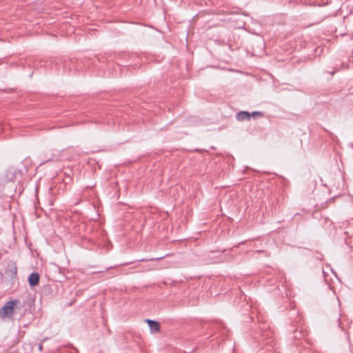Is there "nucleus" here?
<instances>
[{"label":"nucleus","instance_id":"obj_1","mask_svg":"<svg viewBox=\"0 0 353 353\" xmlns=\"http://www.w3.org/2000/svg\"><path fill=\"white\" fill-rule=\"evenodd\" d=\"M17 302V300H11L6 302L0 310L1 317L4 318L12 316L14 313V307Z\"/></svg>","mask_w":353,"mask_h":353},{"label":"nucleus","instance_id":"obj_4","mask_svg":"<svg viewBox=\"0 0 353 353\" xmlns=\"http://www.w3.org/2000/svg\"><path fill=\"white\" fill-rule=\"evenodd\" d=\"M145 322H146L150 327L151 332H157L160 331V323L154 320L145 319Z\"/></svg>","mask_w":353,"mask_h":353},{"label":"nucleus","instance_id":"obj_10","mask_svg":"<svg viewBox=\"0 0 353 353\" xmlns=\"http://www.w3.org/2000/svg\"><path fill=\"white\" fill-rule=\"evenodd\" d=\"M70 347L72 349L75 350L76 351H77V348H75V347H74V345H73L70 344Z\"/></svg>","mask_w":353,"mask_h":353},{"label":"nucleus","instance_id":"obj_8","mask_svg":"<svg viewBox=\"0 0 353 353\" xmlns=\"http://www.w3.org/2000/svg\"><path fill=\"white\" fill-rule=\"evenodd\" d=\"M163 258V256L157 257V258H150V259H142L138 260V261L139 262H142V261H159V260H161Z\"/></svg>","mask_w":353,"mask_h":353},{"label":"nucleus","instance_id":"obj_9","mask_svg":"<svg viewBox=\"0 0 353 353\" xmlns=\"http://www.w3.org/2000/svg\"><path fill=\"white\" fill-rule=\"evenodd\" d=\"M251 117H253L254 118H256L257 117H262L263 116V113L261 112H259V111H254L252 112L251 114Z\"/></svg>","mask_w":353,"mask_h":353},{"label":"nucleus","instance_id":"obj_6","mask_svg":"<svg viewBox=\"0 0 353 353\" xmlns=\"http://www.w3.org/2000/svg\"><path fill=\"white\" fill-rule=\"evenodd\" d=\"M8 272L10 273L11 277H14L17 274V268L13 264L8 266Z\"/></svg>","mask_w":353,"mask_h":353},{"label":"nucleus","instance_id":"obj_12","mask_svg":"<svg viewBox=\"0 0 353 353\" xmlns=\"http://www.w3.org/2000/svg\"><path fill=\"white\" fill-rule=\"evenodd\" d=\"M111 268H112V267H109L106 270H109V269H111Z\"/></svg>","mask_w":353,"mask_h":353},{"label":"nucleus","instance_id":"obj_11","mask_svg":"<svg viewBox=\"0 0 353 353\" xmlns=\"http://www.w3.org/2000/svg\"><path fill=\"white\" fill-rule=\"evenodd\" d=\"M130 263H131V262H128V263H123V264H122V265H129V264H130Z\"/></svg>","mask_w":353,"mask_h":353},{"label":"nucleus","instance_id":"obj_7","mask_svg":"<svg viewBox=\"0 0 353 353\" xmlns=\"http://www.w3.org/2000/svg\"><path fill=\"white\" fill-rule=\"evenodd\" d=\"M18 172L16 169H10L7 174V179L8 181H12L13 179V176Z\"/></svg>","mask_w":353,"mask_h":353},{"label":"nucleus","instance_id":"obj_5","mask_svg":"<svg viewBox=\"0 0 353 353\" xmlns=\"http://www.w3.org/2000/svg\"><path fill=\"white\" fill-rule=\"evenodd\" d=\"M235 117L238 121H243L245 120H250L251 114L248 111H240L236 113Z\"/></svg>","mask_w":353,"mask_h":353},{"label":"nucleus","instance_id":"obj_3","mask_svg":"<svg viewBox=\"0 0 353 353\" xmlns=\"http://www.w3.org/2000/svg\"><path fill=\"white\" fill-rule=\"evenodd\" d=\"M40 276L37 272H32L28 278L29 285L32 288L37 286L39 283Z\"/></svg>","mask_w":353,"mask_h":353},{"label":"nucleus","instance_id":"obj_2","mask_svg":"<svg viewBox=\"0 0 353 353\" xmlns=\"http://www.w3.org/2000/svg\"><path fill=\"white\" fill-rule=\"evenodd\" d=\"M121 54H105L101 55H98L96 57L95 59L92 61V63L94 65V66L99 67V63H101V65L100 66L101 69H104L103 64L105 63L108 59H117V57H121Z\"/></svg>","mask_w":353,"mask_h":353}]
</instances>
